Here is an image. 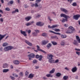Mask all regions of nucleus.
Listing matches in <instances>:
<instances>
[{"label": "nucleus", "mask_w": 80, "mask_h": 80, "mask_svg": "<svg viewBox=\"0 0 80 80\" xmlns=\"http://www.w3.org/2000/svg\"><path fill=\"white\" fill-rule=\"evenodd\" d=\"M61 17H64V18H65V19H64V18H62V23H64V22H65V21L68 22V18H70V17L69 16L67 15H66V14H61L60 15Z\"/></svg>", "instance_id": "1"}, {"label": "nucleus", "mask_w": 80, "mask_h": 80, "mask_svg": "<svg viewBox=\"0 0 80 80\" xmlns=\"http://www.w3.org/2000/svg\"><path fill=\"white\" fill-rule=\"evenodd\" d=\"M37 50H34V51L35 52H38V51H40V52H42V53H45V54H46L47 53L45 51H44L42 49H40V47H39L38 45L37 46Z\"/></svg>", "instance_id": "2"}, {"label": "nucleus", "mask_w": 80, "mask_h": 80, "mask_svg": "<svg viewBox=\"0 0 80 80\" xmlns=\"http://www.w3.org/2000/svg\"><path fill=\"white\" fill-rule=\"evenodd\" d=\"M13 48V47L11 46H8L5 47L4 49L5 51H8V50H11Z\"/></svg>", "instance_id": "3"}, {"label": "nucleus", "mask_w": 80, "mask_h": 80, "mask_svg": "<svg viewBox=\"0 0 80 80\" xmlns=\"http://www.w3.org/2000/svg\"><path fill=\"white\" fill-rule=\"evenodd\" d=\"M75 32H76V31H73L71 29H69L67 30L66 33H75Z\"/></svg>", "instance_id": "4"}, {"label": "nucleus", "mask_w": 80, "mask_h": 80, "mask_svg": "<svg viewBox=\"0 0 80 80\" xmlns=\"http://www.w3.org/2000/svg\"><path fill=\"white\" fill-rule=\"evenodd\" d=\"M80 15L79 14H77L76 15H74L73 16V18L74 20H78V18L80 17Z\"/></svg>", "instance_id": "5"}, {"label": "nucleus", "mask_w": 80, "mask_h": 80, "mask_svg": "<svg viewBox=\"0 0 80 80\" xmlns=\"http://www.w3.org/2000/svg\"><path fill=\"white\" fill-rule=\"evenodd\" d=\"M36 25L37 26H41L42 27L44 25V23H41V22H38L36 23Z\"/></svg>", "instance_id": "6"}, {"label": "nucleus", "mask_w": 80, "mask_h": 80, "mask_svg": "<svg viewBox=\"0 0 80 80\" xmlns=\"http://www.w3.org/2000/svg\"><path fill=\"white\" fill-rule=\"evenodd\" d=\"M53 56L52 54H48V56L47 57V58L49 60H52V57Z\"/></svg>", "instance_id": "7"}, {"label": "nucleus", "mask_w": 80, "mask_h": 80, "mask_svg": "<svg viewBox=\"0 0 80 80\" xmlns=\"http://www.w3.org/2000/svg\"><path fill=\"white\" fill-rule=\"evenodd\" d=\"M25 43H26L28 44V45H29V46H32V43L29 42L28 41L25 40Z\"/></svg>", "instance_id": "8"}, {"label": "nucleus", "mask_w": 80, "mask_h": 80, "mask_svg": "<svg viewBox=\"0 0 80 80\" xmlns=\"http://www.w3.org/2000/svg\"><path fill=\"white\" fill-rule=\"evenodd\" d=\"M61 10L62 12H65V13H68V11L67 10L64 9V8H61Z\"/></svg>", "instance_id": "9"}, {"label": "nucleus", "mask_w": 80, "mask_h": 80, "mask_svg": "<svg viewBox=\"0 0 80 80\" xmlns=\"http://www.w3.org/2000/svg\"><path fill=\"white\" fill-rule=\"evenodd\" d=\"M35 54L34 53H31L30 54H29L28 55V57L29 58H34V57H35Z\"/></svg>", "instance_id": "10"}, {"label": "nucleus", "mask_w": 80, "mask_h": 80, "mask_svg": "<svg viewBox=\"0 0 80 80\" xmlns=\"http://www.w3.org/2000/svg\"><path fill=\"white\" fill-rule=\"evenodd\" d=\"M6 36V34H4V35H2L0 34V43L1 42V41L3 38H4Z\"/></svg>", "instance_id": "11"}, {"label": "nucleus", "mask_w": 80, "mask_h": 80, "mask_svg": "<svg viewBox=\"0 0 80 80\" xmlns=\"http://www.w3.org/2000/svg\"><path fill=\"white\" fill-rule=\"evenodd\" d=\"M20 32L21 34L23 35L24 37H27V35L25 31H23L22 30H21Z\"/></svg>", "instance_id": "12"}, {"label": "nucleus", "mask_w": 80, "mask_h": 80, "mask_svg": "<svg viewBox=\"0 0 80 80\" xmlns=\"http://www.w3.org/2000/svg\"><path fill=\"white\" fill-rule=\"evenodd\" d=\"M34 23V22L32 21L31 22H29L28 23L26 24L25 25L27 26V27H28V26H30V25H31L32 24H33Z\"/></svg>", "instance_id": "13"}, {"label": "nucleus", "mask_w": 80, "mask_h": 80, "mask_svg": "<svg viewBox=\"0 0 80 80\" xmlns=\"http://www.w3.org/2000/svg\"><path fill=\"white\" fill-rule=\"evenodd\" d=\"M13 62L14 64H15V65H18V64H19L20 63V62H19V61L17 60H14L13 61Z\"/></svg>", "instance_id": "14"}, {"label": "nucleus", "mask_w": 80, "mask_h": 80, "mask_svg": "<svg viewBox=\"0 0 80 80\" xmlns=\"http://www.w3.org/2000/svg\"><path fill=\"white\" fill-rule=\"evenodd\" d=\"M72 72L74 73V72H75L77 70V68L76 67H74L72 68Z\"/></svg>", "instance_id": "15"}, {"label": "nucleus", "mask_w": 80, "mask_h": 80, "mask_svg": "<svg viewBox=\"0 0 80 80\" xmlns=\"http://www.w3.org/2000/svg\"><path fill=\"white\" fill-rule=\"evenodd\" d=\"M8 67V64L7 63H4L3 66V68H7Z\"/></svg>", "instance_id": "16"}, {"label": "nucleus", "mask_w": 80, "mask_h": 80, "mask_svg": "<svg viewBox=\"0 0 80 80\" xmlns=\"http://www.w3.org/2000/svg\"><path fill=\"white\" fill-rule=\"evenodd\" d=\"M32 18L31 17H27L25 18V20L28 22V21H29V20Z\"/></svg>", "instance_id": "17"}, {"label": "nucleus", "mask_w": 80, "mask_h": 80, "mask_svg": "<svg viewBox=\"0 0 80 80\" xmlns=\"http://www.w3.org/2000/svg\"><path fill=\"white\" fill-rule=\"evenodd\" d=\"M55 69L54 68H52V70L49 72V73L50 74H52V73H53L54 72H55Z\"/></svg>", "instance_id": "18"}, {"label": "nucleus", "mask_w": 80, "mask_h": 80, "mask_svg": "<svg viewBox=\"0 0 80 80\" xmlns=\"http://www.w3.org/2000/svg\"><path fill=\"white\" fill-rule=\"evenodd\" d=\"M9 72V69H4L3 70L2 72L3 73H7V72Z\"/></svg>", "instance_id": "19"}, {"label": "nucleus", "mask_w": 80, "mask_h": 80, "mask_svg": "<svg viewBox=\"0 0 80 80\" xmlns=\"http://www.w3.org/2000/svg\"><path fill=\"white\" fill-rule=\"evenodd\" d=\"M76 39L77 40L78 42L80 43V38L78 36H76Z\"/></svg>", "instance_id": "20"}, {"label": "nucleus", "mask_w": 80, "mask_h": 80, "mask_svg": "<svg viewBox=\"0 0 80 80\" xmlns=\"http://www.w3.org/2000/svg\"><path fill=\"white\" fill-rule=\"evenodd\" d=\"M61 74L60 72H58L56 74V76L57 77H60L61 76Z\"/></svg>", "instance_id": "21"}, {"label": "nucleus", "mask_w": 80, "mask_h": 80, "mask_svg": "<svg viewBox=\"0 0 80 80\" xmlns=\"http://www.w3.org/2000/svg\"><path fill=\"white\" fill-rule=\"evenodd\" d=\"M46 77H53V75H52V74H48L46 75Z\"/></svg>", "instance_id": "22"}, {"label": "nucleus", "mask_w": 80, "mask_h": 80, "mask_svg": "<svg viewBox=\"0 0 80 80\" xmlns=\"http://www.w3.org/2000/svg\"><path fill=\"white\" fill-rule=\"evenodd\" d=\"M51 47H52V44L50 43L48 44L47 46V48H50Z\"/></svg>", "instance_id": "23"}, {"label": "nucleus", "mask_w": 80, "mask_h": 80, "mask_svg": "<svg viewBox=\"0 0 80 80\" xmlns=\"http://www.w3.org/2000/svg\"><path fill=\"white\" fill-rule=\"evenodd\" d=\"M74 42H73L74 45L77 46L78 45V42H77V41L74 40Z\"/></svg>", "instance_id": "24"}, {"label": "nucleus", "mask_w": 80, "mask_h": 80, "mask_svg": "<svg viewBox=\"0 0 80 80\" xmlns=\"http://www.w3.org/2000/svg\"><path fill=\"white\" fill-rule=\"evenodd\" d=\"M51 59L49 60H48V62L49 63H55V61L54 60H51Z\"/></svg>", "instance_id": "25"}, {"label": "nucleus", "mask_w": 80, "mask_h": 80, "mask_svg": "<svg viewBox=\"0 0 80 80\" xmlns=\"http://www.w3.org/2000/svg\"><path fill=\"white\" fill-rule=\"evenodd\" d=\"M13 1H11L9 2H8V5H10H10H13Z\"/></svg>", "instance_id": "26"}, {"label": "nucleus", "mask_w": 80, "mask_h": 80, "mask_svg": "<svg viewBox=\"0 0 80 80\" xmlns=\"http://www.w3.org/2000/svg\"><path fill=\"white\" fill-rule=\"evenodd\" d=\"M51 43L53 45H57V42L55 41H52Z\"/></svg>", "instance_id": "27"}, {"label": "nucleus", "mask_w": 80, "mask_h": 80, "mask_svg": "<svg viewBox=\"0 0 80 80\" xmlns=\"http://www.w3.org/2000/svg\"><path fill=\"white\" fill-rule=\"evenodd\" d=\"M48 42V41H44L42 42L43 45H46Z\"/></svg>", "instance_id": "28"}, {"label": "nucleus", "mask_w": 80, "mask_h": 80, "mask_svg": "<svg viewBox=\"0 0 80 80\" xmlns=\"http://www.w3.org/2000/svg\"><path fill=\"white\" fill-rule=\"evenodd\" d=\"M68 78V76H65L63 77V79L64 80H67Z\"/></svg>", "instance_id": "29"}, {"label": "nucleus", "mask_w": 80, "mask_h": 80, "mask_svg": "<svg viewBox=\"0 0 80 80\" xmlns=\"http://www.w3.org/2000/svg\"><path fill=\"white\" fill-rule=\"evenodd\" d=\"M28 77L30 78H32L33 77V75L32 74H30L29 75Z\"/></svg>", "instance_id": "30"}, {"label": "nucleus", "mask_w": 80, "mask_h": 80, "mask_svg": "<svg viewBox=\"0 0 80 80\" xmlns=\"http://www.w3.org/2000/svg\"><path fill=\"white\" fill-rule=\"evenodd\" d=\"M42 36L44 37H47V34L45 33H42Z\"/></svg>", "instance_id": "31"}, {"label": "nucleus", "mask_w": 80, "mask_h": 80, "mask_svg": "<svg viewBox=\"0 0 80 80\" xmlns=\"http://www.w3.org/2000/svg\"><path fill=\"white\" fill-rule=\"evenodd\" d=\"M38 9L39 10H42V6L41 5H38Z\"/></svg>", "instance_id": "32"}, {"label": "nucleus", "mask_w": 80, "mask_h": 80, "mask_svg": "<svg viewBox=\"0 0 80 80\" xmlns=\"http://www.w3.org/2000/svg\"><path fill=\"white\" fill-rule=\"evenodd\" d=\"M39 58L38 59V60L39 61H42V58H43V56H42V55H40L39 56Z\"/></svg>", "instance_id": "33"}, {"label": "nucleus", "mask_w": 80, "mask_h": 80, "mask_svg": "<svg viewBox=\"0 0 80 80\" xmlns=\"http://www.w3.org/2000/svg\"><path fill=\"white\" fill-rule=\"evenodd\" d=\"M69 29H71V30H73L74 31H76L75 29H74V28H73V27L72 26H70L69 27Z\"/></svg>", "instance_id": "34"}, {"label": "nucleus", "mask_w": 80, "mask_h": 80, "mask_svg": "<svg viewBox=\"0 0 80 80\" xmlns=\"http://www.w3.org/2000/svg\"><path fill=\"white\" fill-rule=\"evenodd\" d=\"M65 45V42H62L61 43V46H64Z\"/></svg>", "instance_id": "35"}, {"label": "nucleus", "mask_w": 80, "mask_h": 80, "mask_svg": "<svg viewBox=\"0 0 80 80\" xmlns=\"http://www.w3.org/2000/svg\"><path fill=\"white\" fill-rule=\"evenodd\" d=\"M32 35L33 37H36V36H37V33L35 32H34L32 33Z\"/></svg>", "instance_id": "36"}, {"label": "nucleus", "mask_w": 80, "mask_h": 80, "mask_svg": "<svg viewBox=\"0 0 80 80\" xmlns=\"http://www.w3.org/2000/svg\"><path fill=\"white\" fill-rule=\"evenodd\" d=\"M72 5L73 6V7H76V6H77V2H73L72 4Z\"/></svg>", "instance_id": "37"}, {"label": "nucleus", "mask_w": 80, "mask_h": 80, "mask_svg": "<svg viewBox=\"0 0 80 80\" xmlns=\"http://www.w3.org/2000/svg\"><path fill=\"white\" fill-rule=\"evenodd\" d=\"M52 38H56L57 39H58V38L57 37V36H54L51 37Z\"/></svg>", "instance_id": "38"}, {"label": "nucleus", "mask_w": 80, "mask_h": 80, "mask_svg": "<svg viewBox=\"0 0 80 80\" xmlns=\"http://www.w3.org/2000/svg\"><path fill=\"white\" fill-rule=\"evenodd\" d=\"M7 45H8V43L7 42L4 43L2 44V46H3V47H6V46Z\"/></svg>", "instance_id": "39"}, {"label": "nucleus", "mask_w": 80, "mask_h": 80, "mask_svg": "<svg viewBox=\"0 0 80 80\" xmlns=\"http://www.w3.org/2000/svg\"><path fill=\"white\" fill-rule=\"evenodd\" d=\"M67 37V35H61V38H66Z\"/></svg>", "instance_id": "40"}, {"label": "nucleus", "mask_w": 80, "mask_h": 80, "mask_svg": "<svg viewBox=\"0 0 80 80\" xmlns=\"http://www.w3.org/2000/svg\"><path fill=\"white\" fill-rule=\"evenodd\" d=\"M38 62V61H37L36 59H34L33 61V63H37Z\"/></svg>", "instance_id": "41"}, {"label": "nucleus", "mask_w": 80, "mask_h": 80, "mask_svg": "<svg viewBox=\"0 0 80 80\" xmlns=\"http://www.w3.org/2000/svg\"><path fill=\"white\" fill-rule=\"evenodd\" d=\"M58 26L57 25H53L51 27V28H57V27Z\"/></svg>", "instance_id": "42"}, {"label": "nucleus", "mask_w": 80, "mask_h": 80, "mask_svg": "<svg viewBox=\"0 0 80 80\" xmlns=\"http://www.w3.org/2000/svg\"><path fill=\"white\" fill-rule=\"evenodd\" d=\"M24 7L25 8H28V6L27 4H24Z\"/></svg>", "instance_id": "43"}, {"label": "nucleus", "mask_w": 80, "mask_h": 80, "mask_svg": "<svg viewBox=\"0 0 80 80\" xmlns=\"http://www.w3.org/2000/svg\"><path fill=\"white\" fill-rule=\"evenodd\" d=\"M40 17H41V15L39 14H37V15L36 16V17L38 18H40Z\"/></svg>", "instance_id": "44"}, {"label": "nucleus", "mask_w": 80, "mask_h": 80, "mask_svg": "<svg viewBox=\"0 0 80 80\" xmlns=\"http://www.w3.org/2000/svg\"><path fill=\"white\" fill-rule=\"evenodd\" d=\"M10 78H11V79L12 80H15V78H14V77H12V76H10Z\"/></svg>", "instance_id": "45"}, {"label": "nucleus", "mask_w": 80, "mask_h": 80, "mask_svg": "<svg viewBox=\"0 0 80 80\" xmlns=\"http://www.w3.org/2000/svg\"><path fill=\"white\" fill-rule=\"evenodd\" d=\"M19 75L21 77H22V76L23 75V72H20L19 73Z\"/></svg>", "instance_id": "46"}, {"label": "nucleus", "mask_w": 80, "mask_h": 80, "mask_svg": "<svg viewBox=\"0 0 80 80\" xmlns=\"http://www.w3.org/2000/svg\"><path fill=\"white\" fill-rule=\"evenodd\" d=\"M60 30L59 29H57L55 28V32H60Z\"/></svg>", "instance_id": "47"}, {"label": "nucleus", "mask_w": 80, "mask_h": 80, "mask_svg": "<svg viewBox=\"0 0 80 80\" xmlns=\"http://www.w3.org/2000/svg\"><path fill=\"white\" fill-rule=\"evenodd\" d=\"M5 10H6V11H10V9L8 8H5Z\"/></svg>", "instance_id": "48"}, {"label": "nucleus", "mask_w": 80, "mask_h": 80, "mask_svg": "<svg viewBox=\"0 0 80 80\" xmlns=\"http://www.w3.org/2000/svg\"><path fill=\"white\" fill-rule=\"evenodd\" d=\"M54 34H56L57 35H61V34L59 32H54Z\"/></svg>", "instance_id": "49"}, {"label": "nucleus", "mask_w": 80, "mask_h": 80, "mask_svg": "<svg viewBox=\"0 0 80 80\" xmlns=\"http://www.w3.org/2000/svg\"><path fill=\"white\" fill-rule=\"evenodd\" d=\"M13 76L14 77H18V75H17V74H13Z\"/></svg>", "instance_id": "50"}, {"label": "nucleus", "mask_w": 80, "mask_h": 80, "mask_svg": "<svg viewBox=\"0 0 80 80\" xmlns=\"http://www.w3.org/2000/svg\"><path fill=\"white\" fill-rule=\"evenodd\" d=\"M48 20H49L50 22H51V21H52V19H50V16H48Z\"/></svg>", "instance_id": "51"}, {"label": "nucleus", "mask_w": 80, "mask_h": 80, "mask_svg": "<svg viewBox=\"0 0 80 80\" xmlns=\"http://www.w3.org/2000/svg\"><path fill=\"white\" fill-rule=\"evenodd\" d=\"M42 1V0H36V3H38L39 2H40Z\"/></svg>", "instance_id": "52"}, {"label": "nucleus", "mask_w": 80, "mask_h": 80, "mask_svg": "<svg viewBox=\"0 0 80 80\" xmlns=\"http://www.w3.org/2000/svg\"><path fill=\"white\" fill-rule=\"evenodd\" d=\"M40 57V56L38 54H37L36 56V58H38Z\"/></svg>", "instance_id": "53"}, {"label": "nucleus", "mask_w": 80, "mask_h": 80, "mask_svg": "<svg viewBox=\"0 0 80 80\" xmlns=\"http://www.w3.org/2000/svg\"><path fill=\"white\" fill-rule=\"evenodd\" d=\"M38 3H35L34 4V7H38Z\"/></svg>", "instance_id": "54"}, {"label": "nucleus", "mask_w": 80, "mask_h": 80, "mask_svg": "<svg viewBox=\"0 0 80 80\" xmlns=\"http://www.w3.org/2000/svg\"><path fill=\"white\" fill-rule=\"evenodd\" d=\"M64 26L65 27H68V24H64Z\"/></svg>", "instance_id": "55"}, {"label": "nucleus", "mask_w": 80, "mask_h": 80, "mask_svg": "<svg viewBox=\"0 0 80 80\" xmlns=\"http://www.w3.org/2000/svg\"><path fill=\"white\" fill-rule=\"evenodd\" d=\"M25 74L27 76L28 75V72L27 71H26V72H25Z\"/></svg>", "instance_id": "56"}, {"label": "nucleus", "mask_w": 80, "mask_h": 80, "mask_svg": "<svg viewBox=\"0 0 80 80\" xmlns=\"http://www.w3.org/2000/svg\"><path fill=\"white\" fill-rule=\"evenodd\" d=\"M76 54H77L78 55H80V52H76Z\"/></svg>", "instance_id": "57"}, {"label": "nucleus", "mask_w": 80, "mask_h": 80, "mask_svg": "<svg viewBox=\"0 0 80 80\" xmlns=\"http://www.w3.org/2000/svg\"><path fill=\"white\" fill-rule=\"evenodd\" d=\"M0 22H3V19L2 18H0Z\"/></svg>", "instance_id": "58"}, {"label": "nucleus", "mask_w": 80, "mask_h": 80, "mask_svg": "<svg viewBox=\"0 0 80 80\" xmlns=\"http://www.w3.org/2000/svg\"><path fill=\"white\" fill-rule=\"evenodd\" d=\"M59 62V61L58 60V59H57L55 61V63H58Z\"/></svg>", "instance_id": "59"}, {"label": "nucleus", "mask_w": 80, "mask_h": 80, "mask_svg": "<svg viewBox=\"0 0 80 80\" xmlns=\"http://www.w3.org/2000/svg\"><path fill=\"white\" fill-rule=\"evenodd\" d=\"M43 78L44 80H47V78L45 77H43Z\"/></svg>", "instance_id": "60"}, {"label": "nucleus", "mask_w": 80, "mask_h": 80, "mask_svg": "<svg viewBox=\"0 0 80 80\" xmlns=\"http://www.w3.org/2000/svg\"><path fill=\"white\" fill-rule=\"evenodd\" d=\"M75 50H76L77 51H79V52H80V49H75Z\"/></svg>", "instance_id": "61"}, {"label": "nucleus", "mask_w": 80, "mask_h": 80, "mask_svg": "<svg viewBox=\"0 0 80 80\" xmlns=\"http://www.w3.org/2000/svg\"><path fill=\"white\" fill-rule=\"evenodd\" d=\"M65 70H68V71L69 70V69H68V68H67V67H66L64 68Z\"/></svg>", "instance_id": "62"}, {"label": "nucleus", "mask_w": 80, "mask_h": 80, "mask_svg": "<svg viewBox=\"0 0 80 80\" xmlns=\"http://www.w3.org/2000/svg\"><path fill=\"white\" fill-rule=\"evenodd\" d=\"M15 12H19V11H18V9H16L15 10Z\"/></svg>", "instance_id": "63"}, {"label": "nucleus", "mask_w": 80, "mask_h": 80, "mask_svg": "<svg viewBox=\"0 0 80 80\" xmlns=\"http://www.w3.org/2000/svg\"><path fill=\"white\" fill-rule=\"evenodd\" d=\"M28 33H31V30H28Z\"/></svg>", "instance_id": "64"}]
</instances>
